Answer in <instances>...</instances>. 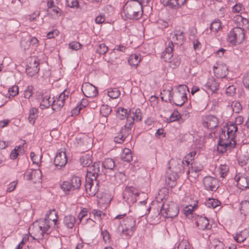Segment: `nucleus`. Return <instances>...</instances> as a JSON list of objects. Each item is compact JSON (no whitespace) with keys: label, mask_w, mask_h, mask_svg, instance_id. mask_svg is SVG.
Instances as JSON below:
<instances>
[{"label":"nucleus","mask_w":249,"mask_h":249,"mask_svg":"<svg viewBox=\"0 0 249 249\" xmlns=\"http://www.w3.org/2000/svg\"><path fill=\"white\" fill-rule=\"evenodd\" d=\"M165 181L168 185L172 188L176 185V180L178 178V173L173 172L168 169L166 173Z\"/></svg>","instance_id":"17"},{"label":"nucleus","mask_w":249,"mask_h":249,"mask_svg":"<svg viewBox=\"0 0 249 249\" xmlns=\"http://www.w3.org/2000/svg\"><path fill=\"white\" fill-rule=\"evenodd\" d=\"M220 204V202L216 199L209 198L205 202V205L208 208H215Z\"/></svg>","instance_id":"38"},{"label":"nucleus","mask_w":249,"mask_h":249,"mask_svg":"<svg viewBox=\"0 0 249 249\" xmlns=\"http://www.w3.org/2000/svg\"><path fill=\"white\" fill-rule=\"evenodd\" d=\"M187 167H188V169L187 172L188 178L189 179L190 181L194 182L198 178L199 176V172L191 169L190 165H189V166Z\"/></svg>","instance_id":"32"},{"label":"nucleus","mask_w":249,"mask_h":249,"mask_svg":"<svg viewBox=\"0 0 249 249\" xmlns=\"http://www.w3.org/2000/svg\"><path fill=\"white\" fill-rule=\"evenodd\" d=\"M128 112L127 109L123 107H119L117 111V117L120 120H124L125 118L127 119V117H129Z\"/></svg>","instance_id":"37"},{"label":"nucleus","mask_w":249,"mask_h":249,"mask_svg":"<svg viewBox=\"0 0 249 249\" xmlns=\"http://www.w3.org/2000/svg\"><path fill=\"white\" fill-rule=\"evenodd\" d=\"M157 201L159 202L158 206L160 208V213L163 216L167 218H173L178 215L179 213V207L175 204L170 205L162 204L163 199L160 197H157Z\"/></svg>","instance_id":"5"},{"label":"nucleus","mask_w":249,"mask_h":249,"mask_svg":"<svg viewBox=\"0 0 249 249\" xmlns=\"http://www.w3.org/2000/svg\"><path fill=\"white\" fill-rule=\"evenodd\" d=\"M180 118L179 114L178 111H174L170 116L169 119L170 122H174Z\"/></svg>","instance_id":"60"},{"label":"nucleus","mask_w":249,"mask_h":249,"mask_svg":"<svg viewBox=\"0 0 249 249\" xmlns=\"http://www.w3.org/2000/svg\"><path fill=\"white\" fill-rule=\"evenodd\" d=\"M120 94V90L117 88L111 89L107 92L108 96L112 99H116Z\"/></svg>","instance_id":"44"},{"label":"nucleus","mask_w":249,"mask_h":249,"mask_svg":"<svg viewBox=\"0 0 249 249\" xmlns=\"http://www.w3.org/2000/svg\"><path fill=\"white\" fill-rule=\"evenodd\" d=\"M205 88L207 90L212 91V93H215L219 88V84L213 77H211L208 79Z\"/></svg>","instance_id":"21"},{"label":"nucleus","mask_w":249,"mask_h":249,"mask_svg":"<svg viewBox=\"0 0 249 249\" xmlns=\"http://www.w3.org/2000/svg\"><path fill=\"white\" fill-rule=\"evenodd\" d=\"M235 180L237 185L241 189L249 187V179L246 175L241 173H238L235 177Z\"/></svg>","instance_id":"16"},{"label":"nucleus","mask_w":249,"mask_h":249,"mask_svg":"<svg viewBox=\"0 0 249 249\" xmlns=\"http://www.w3.org/2000/svg\"><path fill=\"white\" fill-rule=\"evenodd\" d=\"M76 222L75 217L71 215H68L65 216L63 223L65 226L68 229H72Z\"/></svg>","instance_id":"26"},{"label":"nucleus","mask_w":249,"mask_h":249,"mask_svg":"<svg viewBox=\"0 0 249 249\" xmlns=\"http://www.w3.org/2000/svg\"><path fill=\"white\" fill-rule=\"evenodd\" d=\"M91 157H81L79 159L80 162L83 167H89L92 163Z\"/></svg>","instance_id":"41"},{"label":"nucleus","mask_w":249,"mask_h":249,"mask_svg":"<svg viewBox=\"0 0 249 249\" xmlns=\"http://www.w3.org/2000/svg\"><path fill=\"white\" fill-rule=\"evenodd\" d=\"M172 89H164L161 92V99L162 101L172 103L173 101V94L172 93Z\"/></svg>","instance_id":"24"},{"label":"nucleus","mask_w":249,"mask_h":249,"mask_svg":"<svg viewBox=\"0 0 249 249\" xmlns=\"http://www.w3.org/2000/svg\"><path fill=\"white\" fill-rule=\"evenodd\" d=\"M47 213L49 214V217L47 218L49 220H49L52 221L53 222L54 224L55 225L56 224V222L57 221V218H58V215H57V212L55 211V209H53V210H50L49 211V213Z\"/></svg>","instance_id":"42"},{"label":"nucleus","mask_w":249,"mask_h":249,"mask_svg":"<svg viewBox=\"0 0 249 249\" xmlns=\"http://www.w3.org/2000/svg\"><path fill=\"white\" fill-rule=\"evenodd\" d=\"M101 164L104 168L111 170L115 166V162L112 159L108 158L106 159Z\"/></svg>","instance_id":"36"},{"label":"nucleus","mask_w":249,"mask_h":249,"mask_svg":"<svg viewBox=\"0 0 249 249\" xmlns=\"http://www.w3.org/2000/svg\"><path fill=\"white\" fill-rule=\"evenodd\" d=\"M219 173L221 177L224 178L227 175L229 172V167L226 164H221L219 167Z\"/></svg>","instance_id":"45"},{"label":"nucleus","mask_w":249,"mask_h":249,"mask_svg":"<svg viewBox=\"0 0 249 249\" xmlns=\"http://www.w3.org/2000/svg\"><path fill=\"white\" fill-rule=\"evenodd\" d=\"M133 117H127L126 120V124H128L129 126H132L134 120L140 121L142 120V114L140 109H136Z\"/></svg>","instance_id":"23"},{"label":"nucleus","mask_w":249,"mask_h":249,"mask_svg":"<svg viewBox=\"0 0 249 249\" xmlns=\"http://www.w3.org/2000/svg\"><path fill=\"white\" fill-rule=\"evenodd\" d=\"M41 101L40 104L41 109H44L48 108L51 105L52 106L51 101H50V97L41 95Z\"/></svg>","instance_id":"35"},{"label":"nucleus","mask_w":249,"mask_h":249,"mask_svg":"<svg viewBox=\"0 0 249 249\" xmlns=\"http://www.w3.org/2000/svg\"><path fill=\"white\" fill-rule=\"evenodd\" d=\"M125 139L123 137V135H122L120 133L118 132L117 136L114 138V142L118 143H121Z\"/></svg>","instance_id":"64"},{"label":"nucleus","mask_w":249,"mask_h":249,"mask_svg":"<svg viewBox=\"0 0 249 249\" xmlns=\"http://www.w3.org/2000/svg\"><path fill=\"white\" fill-rule=\"evenodd\" d=\"M141 61L139 54H132L128 59V63L132 66L136 67Z\"/></svg>","instance_id":"30"},{"label":"nucleus","mask_w":249,"mask_h":249,"mask_svg":"<svg viewBox=\"0 0 249 249\" xmlns=\"http://www.w3.org/2000/svg\"><path fill=\"white\" fill-rule=\"evenodd\" d=\"M213 70L215 75L217 78H225L228 74V67L223 63H217L216 66H213Z\"/></svg>","instance_id":"15"},{"label":"nucleus","mask_w":249,"mask_h":249,"mask_svg":"<svg viewBox=\"0 0 249 249\" xmlns=\"http://www.w3.org/2000/svg\"><path fill=\"white\" fill-rule=\"evenodd\" d=\"M39 63L36 58H32L29 65H27L26 70L27 74L31 77L36 74L39 70Z\"/></svg>","instance_id":"13"},{"label":"nucleus","mask_w":249,"mask_h":249,"mask_svg":"<svg viewBox=\"0 0 249 249\" xmlns=\"http://www.w3.org/2000/svg\"><path fill=\"white\" fill-rule=\"evenodd\" d=\"M186 0H160V2L164 6L174 9H178L183 5Z\"/></svg>","instance_id":"20"},{"label":"nucleus","mask_w":249,"mask_h":249,"mask_svg":"<svg viewBox=\"0 0 249 249\" xmlns=\"http://www.w3.org/2000/svg\"><path fill=\"white\" fill-rule=\"evenodd\" d=\"M61 189L64 192H69L71 190H73L71 184V182L69 181H65L60 185Z\"/></svg>","instance_id":"49"},{"label":"nucleus","mask_w":249,"mask_h":249,"mask_svg":"<svg viewBox=\"0 0 249 249\" xmlns=\"http://www.w3.org/2000/svg\"><path fill=\"white\" fill-rule=\"evenodd\" d=\"M203 184L206 189L215 191L217 188V180L210 176L205 177L203 179Z\"/></svg>","instance_id":"14"},{"label":"nucleus","mask_w":249,"mask_h":249,"mask_svg":"<svg viewBox=\"0 0 249 249\" xmlns=\"http://www.w3.org/2000/svg\"><path fill=\"white\" fill-rule=\"evenodd\" d=\"M41 172L39 169H30L26 172V179L31 180L33 183L39 182L41 179Z\"/></svg>","instance_id":"12"},{"label":"nucleus","mask_w":249,"mask_h":249,"mask_svg":"<svg viewBox=\"0 0 249 249\" xmlns=\"http://www.w3.org/2000/svg\"><path fill=\"white\" fill-rule=\"evenodd\" d=\"M245 37L244 30L240 27L233 28L229 33L227 40L231 44L235 45L241 43Z\"/></svg>","instance_id":"7"},{"label":"nucleus","mask_w":249,"mask_h":249,"mask_svg":"<svg viewBox=\"0 0 249 249\" xmlns=\"http://www.w3.org/2000/svg\"><path fill=\"white\" fill-rule=\"evenodd\" d=\"M108 51V47L104 44H100L96 49V52L100 54H104Z\"/></svg>","instance_id":"48"},{"label":"nucleus","mask_w":249,"mask_h":249,"mask_svg":"<svg viewBox=\"0 0 249 249\" xmlns=\"http://www.w3.org/2000/svg\"><path fill=\"white\" fill-rule=\"evenodd\" d=\"M71 184L73 190L78 189L81 185V180L79 177L77 176H73L70 180Z\"/></svg>","instance_id":"34"},{"label":"nucleus","mask_w":249,"mask_h":249,"mask_svg":"<svg viewBox=\"0 0 249 249\" xmlns=\"http://www.w3.org/2000/svg\"><path fill=\"white\" fill-rule=\"evenodd\" d=\"M111 108L107 105H102L100 108V113L104 117H107L111 112Z\"/></svg>","instance_id":"43"},{"label":"nucleus","mask_w":249,"mask_h":249,"mask_svg":"<svg viewBox=\"0 0 249 249\" xmlns=\"http://www.w3.org/2000/svg\"><path fill=\"white\" fill-rule=\"evenodd\" d=\"M227 135H225V131L221 130L219 135V141L217 147L218 151H219V147L224 146L226 148L228 146L233 147L236 144L235 138L236 135L235 133L237 131L238 128L235 124L232 122H229L226 124Z\"/></svg>","instance_id":"1"},{"label":"nucleus","mask_w":249,"mask_h":249,"mask_svg":"<svg viewBox=\"0 0 249 249\" xmlns=\"http://www.w3.org/2000/svg\"><path fill=\"white\" fill-rule=\"evenodd\" d=\"M124 13L125 17L130 19L140 18L143 14L142 2L139 0H130L125 4Z\"/></svg>","instance_id":"3"},{"label":"nucleus","mask_w":249,"mask_h":249,"mask_svg":"<svg viewBox=\"0 0 249 249\" xmlns=\"http://www.w3.org/2000/svg\"><path fill=\"white\" fill-rule=\"evenodd\" d=\"M67 6L71 8L77 7L79 6V2L77 0H67Z\"/></svg>","instance_id":"61"},{"label":"nucleus","mask_w":249,"mask_h":249,"mask_svg":"<svg viewBox=\"0 0 249 249\" xmlns=\"http://www.w3.org/2000/svg\"><path fill=\"white\" fill-rule=\"evenodd\" d=\"M190 166L191 169H193V170L196 171L199 173L201 172L203 168L202 164L199 163L198 164L195 162H193L191 163H190Z\"/></svg>","instance_id":"50"},{"label":"nucleus","mask_w":249,"mask_h":249,"mask_svg":"<svg viewBox=\"0 0 249 249\" xmlns=\"http://www.w3.org/2000/svg\"><path fill=\"white\" fill-rule=\"evenodd\" d=\"M240 212L246 215L249 213V201L245 200L240 203Z\"/></svg>","instance_id":"39"},{"label":"nucleus","mask_w":249,"mask_h":249,"mask_svg":"<svg viewBox=\"0 0 249 249\" xmlns=\"http://www.w3.org/2000/svg\"><path fill=\"white\" fill-rule=\"evenodd\" d=\"M196 225L200 230H208L212 228V225L209 223V220L206 216L197 215L196 217Z\"/></svg>","instance_id":"11"},{"label":"nucleus","mask_w":249,"mask_h":249,"mask_svg":"<svg viewBox=\"0 0 249 249\" xmlns=\"http://www.w3.org/2000/svg\"><path fill=\"white\" fill-rule=\"evenodd\" d=\"M10 96L14 97L18 93V88L17 86H13L8 89Z\"/></svg>","instance_id":"53"},{"label":"nucleus","mask_w":249,"mask_h":249,"mask_svg":"<svg viewBox=\"0 0 249 249\" xmlns=\"http://www.w3.org/2000/svg\"><path fill=\"white\" fill-rule=\"evenodd\" d=\"M83 144L85 145L88 149L86 150L87 154L86 156H89L90 155V151H89V149L90 148L91 144H92V139L91 138L87 136L83 137L82 139L81 140Z\"/></svg>","instance_id":"31"},{"label":"nucleus","mask_w":249,"mask_h":249,"mask_svg":"<svg viewBox=\"0 0 249 249\" xmlns=\"http://www.w3.org/2000/svg\"><path fill=\"white\" fill-rule=\"evenodd\" d=\"M169 39L176 44L180 45L183 44L185 41V33L184 27L176 26L174 30V34L171 35Z\"/></svg>","instance_id":"8"},{"label":"nucleus","mask_w":249,"mask_h":249,"mask_svg":"<svg viewBox=\"0 0 249 249\" xmlns=\"http://www.w3.org/2000/svg\"><path fill=\"white\" fill-rule=\"evenodd\" d=\"M65 103L64 99L58 97L57 100H53L52 104V108L54 110L60 109L64 106Z\"/></svg>","instance_id":"29"},{"label":"nucleus","mask_w":249,"mask_h":249,"mask_svg":"<svg viewBox=\"0 0 249 249\" xmlns=\"http://www.w3.org/2000/svg\"><path fill=\"white\" fill-rule=\"evenodd\" d=\"M126 213L118 214L112 220V222L116 223L119 220V226L118 230L119 232L124 234L126 236L129 235V232H132L136 225V221L132 216H127L124 218Z\"/></svg>","instance_id":"4"},{"label":"nucleus","mask_w":249,"mask_h":249,"mask_svg":"<svg viewBox=\"0 0 249 249\" xmlns=\"http://www.w3.org/2000/svg\"><path fill=\"white\" fill-rule=\"evenodd\" d=\"M187 100V98L186 95H182L176 93H173L172 102H173L176 106H181Z\"/></svg>","instance_id":"22"},{"label":"nucleus","mask_w":249,"mask_h":249,"mask_svg":"<svg viewBox=\"0 0 249 249\" xmlns=\"http://www.w3.org/2000/svg\"><path fill=\"white\" fill-rule=\"evenodd\" d=\"M139 194L137 190L132 186H126L123 193V198L129 205L136 202V197Z\"/></svg>","instance_id":"9"},{"label":"nucleus","mask_w":249,"mask_h":249,"mask_svg":"<svg viewBox=\"0 0 249 249\" xmlns=\"http://www.w3.org/2000/svg\"><path fill=\"white\" fill-rule=\"evenodd\" d=\"M100 162H94L89 168L85 179V187L86 193L90 196H94L98 192L99 188L97 186L98 183L96 185H94V181L96 180L98 173L100 171Z\"/></svg>","instance_id":"2"},{"label":"nucleus","mask_w":249,"mask_h":249,"mask_svg":"<svg viewBox=\"0 0 249 249\" xmlns=\"http://www.w3.org/2000/svg\"><path fill=\"white\" fill-rule=\"evenodd\" d=\"M231 107L233 111L235 113H239L242 109V106L240 103L238 102H233Z\"/></svg>","instance_id":"55"},{"label":"nucleus","mask_w":249,"mask_h":249,"mask_svg":"<svg viewBox=\"0 0 249 249\" xmlns=\"http://www.w3.org/2000/svg\"><path fill=\"white\" fill-rule=\"evenodd\" d=\"M67 157H55L54 164L56 167L60 168L64 166L67 162Z\"/></svg>","instance_id":"28"},{"label":"nucleus","mask_w":249,"mask_h":249,"mask_svg":"<svg viewBox=\"0 0 249 249\" xmlns=\"http://www.w3.org/2000/svg\"><path fill=\"white\" fill-rule=\"evenodd\" d=\"M81 89L84 95L89 98L94 97L98 93L97 88L88 82L83 84Z\"/></svg>","instance_id":"10"},{"label":"nucleus","mask_w":249,"mask_h":249,"mask_svg":"<svg viewBox=\"0 0 249 249\" xmlns=\"http://www.w3.org/2000/svg\"><path fill=\"white\" fill-rule=\"evenodd\" d=\"M52 11L53 12V15H56L57 17L60 16L62 14V10L57 6H55L52 8H51L50 10H48V12H51Z\"/></svg>","instance_id":"56"},{"label":"nucleus","mask_w":249,"mask_h":249,"mask_svg":"<svg viewBox=\"0 0 249 249\" xmlns=\"http://www.w3.org/2000/svg\"><path fill=\"white\" fill-rule=\"evenodd\" d=\"M220 27L221 21L219 19H215L211 23L210 29L213 32H217Z\"/></svg>","instance_id":"46"},{"label":"nucleus","mask_w":249,"mask_h":249,"mask_svg":"<svg viewBox=\"0 0 249 249\" xmlns=\"http://www.w3.org/2000/svg\"><path fill=\"white\" fill-rule=\"evenodd\" d=\"M33 88L32 86H29L25 90L24 93L25 98L29 99L33 95Z\"/></svg>","instance_id":"59"},{"label":"nucleus","mask_w":249,"mask_h":249,"mask_svg":"<svg viewBox=\"0 0 249 249\" xmlns=\"http://www.w3.org/2000/svg\"><path fill=\"white\" fill-rule=\"evenodd\" d=\"M244 10L243 5L241 3L236 4L232 7V11L233 13H242Z\"/></svg>","instance_id":"54"},{"label":"nucleus","mask_w":249,"mask_h":249,"mask_svg":"<svg viewBox=\"0 0 249 249\" xmlns=\"http://www.w3.org/2000/svg\"><path fill=\"white\" fill-rule=\"evenodd\" d=\"M70 48L72 50H78L81 48V44L78 42L73 41L69 44Z\"/></svg>","instance_id":"58"},{"label":"nucleus","mask_w":249,"mask_h":249,"mask_svg":"<svg viewBox=\"0 0 249 249\" xmlns=\"http://www.w3.org/2000/svg\"><path fill=\"white\" fill-rule=\"evenodd\" d=\"M181 62V59L178 56L175 57L172 61H169L170 67L173 69L178 67Z\"/></svg>","instance_id":"47"},{"label":"nucleus","mask_w":249,"mask_h":249,"mask_svg":"<svg viewBox=\"0 0 249 249\" xmlns=\"http://www.w3.org/2000/svg\"><path fill=\"white\" fill-rule=\"evenodd\" d=\"M188 87L186 85H179L177 88V91L175 93L182 95H186V90H188Z\"/></svg>","instance_id":"52"},{"label":"nucleus","mask_w":249,"mask_h":249,"mask_svg":"<svg viewBox=\"0 0 249 249\" xmlns=\"http://www.w3.org/2000/svg\"><path fill=\"white\" fill-rule=\"evenodd\" d=\"M49 217V214L46 213L45 218L40 222L39 228L42 232H47L50 228L49 221L47 218Z\"/></svg>","instance_id":"25"},{"label":"nucleus","mask_w":249,"mask_h":249,"mask_svg":"<svg viewBox=\"0 0 249 249\" xmlns=\"http://www.w3.org/2000/svg\"><path fill=\"white\" fill-rule=\"evenodd\" d=\"M248 160V157H239L238 159L239 164L241 166L245 165L247 163Z\"/></svg>","instance_id":"63"},{"label":"nucleus","mask_w":249,"mask_h":249,"mask_svg":"<svg viewBox=\"0 0 249 249\" xmlns=\"http://www.w3.org/2000/svg\"><path fill=\"white\" fill-rule=\"evenodd\" d=\"M174 43L173 42L170 40L161 54V57L165 61L167 62L173 56Z\"/></svg>","instance_id":"19"},{"label":"nucleus","mask_w":249,"mask_h":249,"mask_svg":"<svg viewBox=\"0 0 249 249\" xmlns=\"http://www.w3.org/2000/svg\"><path fill=\"white\" fill-rule=\"evenodd\" d=\"M203 150L202 147L199 146V147H194V150L188 153V156H199L200 155H202L203 153L202 151Z\"/></svg>","instance_id":"51"},{"label":"nucleus","mask_w":249,"mask_h":249,"mask_svg":"<svg viewBox=\"0 0 249 249\" xmlns=\"http://www.w3.org/2000/svg\"><path fill=\"white\" fill-rule=\"evenodd\" d=\"M132 126H129L128 124H125L124 127H122L119 133L123 135V137L126 139L130 134Z\"/></svg>","instance_id":"40"},{"label":"nucleus","mask_w":249,"mask_h":249,"mask_svg":"<svg viewBox=\"0 0 249 249\" xmlns=\"http://www.w3.org/2000/svg\"><path fill=\"white\" fill-rule=\"evenodd\" d=\"M203 124L205 127L208 129H212L218 126V120L216 116L209 115L206 117Z\"/></svg>","instance_id":"18"},{"label":"nucleus","mask_w":249,"mask_h":249,"mask_svg":"<svg viewBox=\"0 0 249 249\" xmlns=\"http://www.w3.org/2000/svg\"><path fill=\"white\" fill-rule=\"evenodd\" d=\"M248 231L245 230L239 233H237L236 235L234 237V239L238 243L243 242L248 237Z\"/></svg>","instance_id":"33"},{"label":"nucleus","mask_w":249,"mask_h":249,"mask_svg":"<svg viewBox=\"0 0 249 249\" xmlns=\"http://www.w3.org/2000/svg\"><path fill=\"white\" fill-rule=\"evenodd\" d=\"M189 244L186 240H182L179 242L178 248V249H189Z\"/></svg>","instance_id":"57"},{"label":"nucleus","mask_w":249,"mask_h":249,"mask_svg":"<svg viewBox=\"0 0 249 249\" xmlns=\"http://www.w3.org/2000/svg\"><path fill=\"white\" fill-rule=\"evenodd\" d=\"M186 158L187 157H184L185 160L181 159L178 157L172 158L168 162V169L178 173L183 172L185 168L190 165L189 159H187Z\"/></svg>","instance_id":"6"},{"label":"nucleus","mask_w":249,"mask_h":249,"mask_svg":"<svg viewBox=\"0 0 249 249\" xmlns=\"http://www.w3.org/2000/svg\"><path fill=\"white\" fill-rule=\"evenodd\" d=\"M88 105V101L87 99L83 98L78 103L76 107L73 109L72 112L74 115H78L80 110L83 108L86 107Z\"/></svg>","instance_id":"27"},{"label":"nucleus","mask_w":249,"mask_h":249,"mask_svg":"<svg viewBox=\"0 0 249 249\" xmlns=\"http://www.w3.org/2000/svg\"><path fill=\"white\" fill-rule=\"evenodd\" d=\"M243 83L246 88L249 89V72L246 73L243 76Z\"/></svg>","instance_id":"62"}]
</instances>
